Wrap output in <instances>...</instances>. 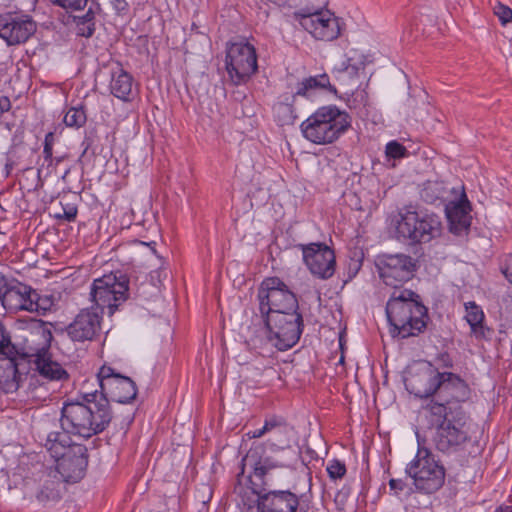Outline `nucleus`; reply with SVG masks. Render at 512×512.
Returning <instances> with one entry per match:
<instances>
[{
	"mask_svg": "<svg viewBox=\"0 0 512 512\" xmlns=\"http://www.w3.org/2000/svg\"><path fill=\"white\" fill-rule=\"evenodd\" d=\"M470 394L469 385L458 374L442 371L433 398L422 406L429 427L435 430L432 442L438 452L458 453L470 440L469 416L462 406Z\"/></svg>",
	"mask_w": 512,
	"mask_h": 512,
	"instance_id": "1",
	"label": "nucleus"
},
{
	"mask_svg": "<svg viewBox=\"0 0 512 512\" xmlns=\"http://www.w3.org/2000/svg\"><path fill=\"white\" fill-rule=\"evenodd\" d=\"M98 390L86 392L80 399L66 401L61 409V428L68 433L90 438L102 433L113 414L105 399L97 401Z\"/></svg>",
	"mask_w": 512,
	"mask_h": 512,
	"instance_id": "2",
	"label": "nucleus"
},
{
	"mask_svg": "<svg viewBox=\"0 0 512 512\" xmlns=\"http://www.w3.org/2000/svg\"><path fill=\"white\" fill-rule=\"evenodd\" d=\"M352 118L336 105L319 107L300 125L303 137L317 145L336 142L351 128Z\"/></svg>",
	"mask_w": 512,
	"mask_h": 512,
	"instance_id": "3",
	"label": "nucleus"
},
{
	"mask_svg": "<svg viewBox=\"0 0 512 512\" xmlns=\"http://www.w3.org/2000/svg\"><path fill=\"white\" fill-rule=\"evenodd\" d=\"M441 220L434 213L404 209L399 212L397 238L411 244L427 243L440 235Z\"/></svg>",
	"mask_w": 512,
	"mask_h": 512,
	"instance_id": "4",
	"label": "nucleus"
},
{
	"mask_svg": "<svg viewBox=\"0 0 512 512\" xmlns=\"http://www.w3.org/2000/svg\"><path fill=\"white\" fill-rule=\"evenodd\" d=\"M90 296L96 309L104 313L106 308L111 316L129 297V277L116 271L94 279Z\"/></svg>",
	"mask_w": 512,
	"mask_h": 512,
	"instance_id": "5",
	"label": "nucleus"
},
{
	"mask_svg": "<svg viewBox=\"0 0 512 512\" xmlns=\"http://www.w3.org/2000/svg\"><path fill=\"white\" fill-rule=\"evenodd\" d=\"M405 472L413 479L416 490L432 494L445 482V468L427 448H418L414 459L406 466Z\"/></svg>",
	"mask_w": 512,
	"mask_h": 512,
	"instance_id": "6",
	"label": "nucleus"
},
{
	"mask_svg": "<svg viewBox=\"0 0 512 512\" xmlns=\"http://www.w3.org/2000/svg\"><path fill=\"white\" fill-rule=\"evenodd\" d=\"M328 90L336 93L334 86L330 84L327 74H320L304 78L297 84L296 91L293 93H284L280 95L279 101L274 105L273 111L277 122L281 126L293 125L297 119L294 103L298 96L309 98L314 90Z\"/></svg>",
	"mask_w": 512,
	"mask_h": 512,
	"instance_id": "7",
	"label": "nucleus"
},
{
	"mask_svg": "<svg viewBox=\"0 0 512 512\" xmlns=\"http://www.w3.org/2000/svg\"><path fill=\"white\" fill-rule=\"evenodd\" d=\"M257 299L261 316L270 315L273 311L299 310L296 295L279 277L265 278L258 287Z\"/></svg>",
	"mask_w": 512,
	"mask_h": 512,
	"instance_id": "8",
	"label": "nucleus"
},
{
	"mask_svg": "<svg viewBox=\"0 0 512 512\" xmlns=\"http://www.w3.org/2000/svg\"><path fill=\"white\" fill-rule=\"evenodd\" d=\"M276 339V349L286 351L295 346L304 330L303 316L299 310L283 312L273 311L270 315L261 316Z\"/></svg>",
	"mask_w": 512,
	"mask_h": 512,
	"instance_id": "9",
	"label": "nucleus"
},
{
	"mask_svg": "<svg viewBox=\"0 0 512 512\" xmlns=\"http://www.w3.org/2000/svg\"><path fill=\"white\" fill-rule=\"evenodd\" d=\"M97 381L100 387L97 401L105 399L108 405H110V401L126 404L135 400L137 396L135 382L130 377L116 372L110 366L103 365L99 369Z\"/></svg>",
	"mask_w": 512,
	"mask_h": 512,
	"instance_id": "10",
	"label": "nucleus"
},
{
	"mask_svg": "<svg viewBox=\"0 0 512 512\" xmlns=\"http://www.w3.org/2000/svg\"><path fill=\"white\" fill-rule=\"evenodd\" d=\"M225 65L234 85L247 83L258 69L256 49L248 42L232 43L226 51Z\"/></svg>",
	"mask_w": 512,
	"mask_h": 512,
	"instance_id": "11",
	"label": "nucleus"
},
{
	"mask_svg": "<svg viewBox=\"0 0 512 512\" xmlns=\"http://www.w3.org/2000/svg\"><path fill=\"white\" fill-rule=\"evenodd\" d=\"M303 254V261L311 274L326 280L335 273L336 259L334 250L324 243L298 244Z\"/></svg>",
	"mask_w": 512,
	"mask_h": 512,
	"instance_id": "12",
	"label": "nucleus"
},
{
	"mask_svg": "<svg viewBox=\"0 0 512 512\" xmlns=\"http://www.w3.org/2000/svg\"><path fill=\"white\" fill-rule=\"evenodd\" d=\"M441 373L431 362L423 361L405 379V387L415 397L428 402L433 398Z\"/></svg>",
	"mask_w": 512,
	"mask_h": 512,
	"instance_id": "13",
	"label": "nucleus"
},
{
	"mask_svg": "<svg viewBox=\"0 0 512 512\" xmlns=\"http://www.w3.org/2000/svg\"><path fill=\"white\" fill-rule=\"evenodd\" d=\"M36 30L37 24L29 15L0 14V38L10 46L25 43L35 34Z\"/></svg>",
	"mask_w": 512,
	"mask_h": 512,
	"instance_id": "14",
	"label": "nucleus"
},
{
	"mask_svg": "<svg viewBox=\"0 0 512 512\" xmlns=\"http://www.w3.org/2000/svg\"><path fill=\"white\" fill-rule=\"evenodd\" d=\"M425 307L420 296L409 289L395 290L386 304V315L390 328L399 324L403 319L414 313L416 308Z\"/></svg>",
	"mask_w": 512,
	"mask_h": 512,
	"instance_id": "15",
	"label": "nucleus"
},
{
	"mask_svg": "<svg viewBox=\"0 0 512 512\" xmlns=\"http://www.w3.org/2000/svg\"><path fill=\"white\" fill-rule=\"evenodd\" d=\"M56 461V469L65 482H78L88 466V450L83 444H75Z\"/></svg>",
	"mask_w": 512,
	"mask_h": 512,
	"instance_id": "16",
	"label": "nucleus"
},
{
	"mask_svg": "<svg viewBox=\"0 0 512 512\" xmlns=\"http://www.w3.org/2000/svg\"><path fill=\"white\" fill-rule=\"evenodd\" d=\"M300 24L315 39L322 41L335 40L342 31L341 20L328 11L303 15Z\"/></svg>",
	"mask_w": 512,
	"mask_h": 512,
	"instance_id": "17",
	"label": "nucleus"
},
{
	"mask_svg": "<svg viewBox=\"0 0 512 512\" xmlns=\"http://www.w3.org/2000/svg\"><path fill=\"white\" fill-rule=\"evenodd\" d=\"M263 452L264 448L262 445H257L250 448L242 460L243 467L240 474L242 475L244 473L245 466H249L253 470L252 474L249 475L252 477V479L266 482L267 486H272L269 478L270 471L277 467H289L290 463L288 461H277L271 457L263 458Z\"/></svg>",
	"mask_w": 512,
	"mask_h": 512,
	"instance_id": "18",
	"label": "nucleus"
},
{
	"mask_svg": "<svg viewBox=\"0 0 512 512\" xmlns=\"http://www.w3.org/2000/svg\"><path fill=\"white\" fill-rule=\"evenodd\" d=\"M381 264L380 275L388 285H393L391 280L396 282L410 280L415 271L414 260L406 254L384 255Z\"/></svg>",
	"mask_w": 512,
	"mask_h": 512,
	"instance_id": "19",
	"label": "nucleus"
},
{
	"mask_svg": "<svg viewBox=\"0 0 512 512\" xmlns=\"http://www.w3.org/2000/svg\"><path fill=\"white\" fill-rule=\"evenodd\" d=\"M103 312L91 308L82 309L74 321L67 327V333L73 341L92 340L100 330Z\"/></svg>",
	"mask_w": 512,
	"mask_h": 512,
	"instance_id": "20",
	"label": "nucleus"
},
{
	"mask_svg": "<svg viewBox=\"0 0 512 512\" xmlns=\"http://www.w3.org/2000/svg\"><path fill=\"white\" fill-rule=\"evenodd\" d=\"M3 307L10 312L25 310L29 312H37L40 309L45 310L40 304L38 293L30 286L17 284L10 286V289L3 299Z\"/></svg>",
	"mask_w": 512,
	"mask_h": 512,
	"instance_id": "21",
	"label": "nucleus"
},
{
	"mask_svg": "<svg viewBox=\"0 0 512 512\" xmlns=\"http://www.w3.org/2000/svg\"><path fill=\"white\" fill-rule=\"evenodd\" d=\"M261 499V512H296L300 505L296 493L289 489H273L272 486H267Z\"/></svg>",
	"mask_w": 512,
	"mask_h": 512,
	"instance_id": "22",
	"label": "nucleus"
},
{
	"mask_svg": "<svg viewBox=\"0 0 512 512\" xmlns=\"http://www.w3.org/2000/svg\"><path fill=\"white\" fill-rule=\"evenodd\" d=\"M445 211L452 233L460 235L470 227L472 219L470 215L471 206L466 195H463L458 202L449 203Z\"/></svg>",
	"mask_w": 512,
	"mask_h": 512,
	"instance_id": "23",
	"label": "nucleus"
},
{
	"mask_svg": "<svg viewBox=\"0 0 512 512\" xmlns=\"http://www.w3.org/2000/svg\"><path fill=\"white\" fill-rule=\"evenodd\" d=\"M24 362L22 354L12 352L10 355H0V387L5 390L17 389L21 379L20 362Z\"/></svg>",
	"mask_w": 512,
	"mask_h": 512,
	"instance_id": "24",
	"label": "nucleus"
},
{
	"mask_svg": "<svg viewBox=\"0 0 512 512\" xmlns=\"http://www.w3.org/2000/svg\"><path fill=\"white\" fill-rule=\"evenodd\" d=\"M428 320V309L425 307L416 308L414 313L409 317L403 319V326L401 324L390 328L392 337H400L406 339L409 337L417 336L422 333Z\"/></svg>",
	"mask_w": 512,
	"mask_h": 512,
	"instance_id": "25",
	"label": "nucleus"
},
{
	"mask_svg": "<svg viewBox=\"0 0 512 512\" xmlns=\"http://www.w3.org/2000/svg\"><path fill=\"white\" fill-rule=\"evenodd\" d=\"M248 481L249 486L239 487L238 490L236 489V492L240 498V505H242L243 508L249 512L255 508L257 512H261V498L266 493L267 483L252 479L250 476L248 477Z\"/></svg>",
	"mask_w": 512,
	"mask_h": 512,
	"instance_id": "26",
	"label": "nucleus"
},
{
	"mask_svg": "<svg viewBox=\"0 0 512 512\" xmlns=\"http://www.w3.org/2000/svg\"><path fill=\"white\" fill-rule=\"evenodd\" d=\"M133 77L120 66L111 71L110 93L122 100L130 101L133 94Z\"/></svg>",
	"mask_w": 512,
	"mask_h": 512,
	"instance_id": "27",
	"label": "nucleus"
},
{
	"mask_svg": "<svg viewBox=\"0 0 512 512\" xmlns=\"http://www.w3.org/2000/svg\"><path fill=\"white\" fill-rule=\"evenodd\" d=\"M63 480L57 476L45 479L35 492L36 500L43 505L58 502L63 495Z\"/></svg>",
	"mask_w": 512,
	"mask_h": 512,
	"instance_id": "28",
	"label": "nucleus"
},
{
	"mask_svg": "<svg viewBox=\"0 0 512 512\" xmlns=\"http://www.w3.org/2000/svg\"><path fill=\"white\" fill-rule=\"evenodd\" d=\"M466 315L465 319L470 325L472 334L477 339H486L490 334V329L484 325V312L480 306L475 302H468L465 304Z\"/></svg>",
	"mask_w": 512,
	"mask_h": 512,
	"instance_id": "29",
	"label": "nucleus"
},
{
	"mask_svg": "<svg viewBox=\"0 0 512 512\" xmlns=\"http://www.w3.org/2000/svg\"><path fill=\"white\" fill-rule=\"evenodd\" d=\"M269 419H275L277 422H280L283 426H285L284 430L281 428H274L269 432L271 434L270 438L267 440V443L271 450H285L288 449L290 453L295 456V451L290 447V434L292 432V427L286 422V420L281 416H270Z\"/></svg>",
	"mask_w": 512,
	"mask_h": 512,
	"instance_id": "30",
	"label": "nucleus"
},
{
	"mask_svg": "<svg viewBox=\"0 0 512 512\" xmlns=\"http://www.w3.org/2000/svg\"><path fill=\"white\" fill-rule=\"evenodd\" d=\"M246 343L251 350L259 354H263L264 351H268L271 348H276L274 334L270 332L265 323H263V326L254 328Z\"/></svg>",
	"mask_w": 512,
	"mask_h": 512,
	"instance_id": "31",
	"label": "nucleus"
},
{
	"mask_svg": "<svg viewBox=\"0 0 512 512\" xmlns=\"http://www.w3.org/2000/svg\"><path fill=\"white\" fill-rule=\"evenodd\" d=\"M69 434L62 429V431H53L47 435L44 446L55 460L63 456L72 445L76 444L71 441Z\"/></svg>",
	"mask_w": 512,
	"mask_h": 512,
	"instance_id": "32",
	"label": "nucleus"
},
{
	"mask_svg": "<svg viewBox=\"0 0 512 512\" xmlns=\"http://www.w3.org/2000/svg\"><path fill=\"white\" fill-rule=\"evenodd\" d=\"M35 364L39 374L48 380L62 381L69 377L67 371L59 363L45 355H38Z\"/></svg>",
	"mask_w": 512,
	"mask_h": 512,
	"instance_id": "33",
	"label": "nucleus"
},
{
	"mask_svg": "<svg viewBox=\"0 0 512 512\" xmlns=\"http://www.w3.org/2000/svg\"><path fill=\"white\" fill-rule=\"evenodd\" d=\"M447 194L446 184L438 179L427 180L421 185L420 197L428 204H435L437 201H441Z\"/></svg>",
	"mask_w": 512,
	"mask_h": 512,
	"instance_id": "34",
	"label": "nucleus"
},
{
	"mask_svg": "<svg viewBox=\"0 0 512 512\" xmlns=\"http://www.w3.org/2000/svg\"><path fill=\"white\" fill-rule=\"evenodd\" d=\"M99 9V4L92 0L87 12L82 16L75 17L79 35L83 37H91L93 35L95 31V14Z\"/></svg>",
	"mask_w": 512,
	"mask_h": 512,
	"instance_id": "35",
	"label": "nucleus"
},
{
	"mask_svg": "<svg viewBox=\"0 0 512 512\" xmlns=\"http://www.w3.org/2000/svg\"><path fill=\"white\" fill-rule=\"evenodd\" d=\"M87 121V115L83 106L71 107L64 115V123L68 127L80 128Z\"/></svg>",
	"mask_w": 512,
	"mask_h": 512,
	"instance_id": "36",
	"label": "nucleus"
},
{
	"mask_svg": "<svg viewBox=\"0 0 512 512\" xmlns=\"http://www.w3.org/2000/svg\"><path fill=\"white\" fill-rule=\"evenodd\" d=\"M59 205L62 206V212H54L53 217L57 220L73 222L78 213L77 205L67 201L65 198L60 200Z\"/></svg>",
	"mask_w": 512,
	"mask_h": 512,
	"instance_id": "37",
	"label": "nucleus"
},
{
	"mask_svg": "<svg viewBox=\"0 0 512 512\" xmlns=\"http://www.w3.org/2000/svg\"><path fill=\"white\" fill-rule=\"evenodd\" d=\"M12 352H17V347L12 343L10 333L0 323V355H10Z\"/></svg>",
	"mask_w": 512,
	"mask_h": 512,
	"instance_id": "38",
	"label": "nucleus"
},
{
	"mask_svg": "<svg viewBox=\"0 0 512 512\" xmlns=\"http://www.w3.org/2000/svg\"><path fill=\"white\" fill-rule=\"evenodd\" d=\"M385 154H386L387 158H389V159L390 158L400 159V158L406 157L408 154V151L404 145L393 140L386 144Z\"/></svg>",
	"mask_w": 512,
	"mask_h": 512,
	"instance_id": "39",
	"label": "nucleus"
},
{
	"mask_svg": "<svg viewBox=\"0 0 512 512\" xmlns=\"http://www.w3.org/2000/svg\"><path fill=\"white\" fill-rule=\"evenodd\" d=\"M326 470L332 480L342 479L347 471L344 462L337 459L329 461Z\"/></svg>",
	"mask_w": 512,
	"mask_h": 512,
	"instance_id": "40",
	"label": "nucleus"
},
{
	"mask_svg": "<svg viewBox=\"0 0 512 512\" xmlns=\"http://www.w3.org/2000/svg\"><path fill=\"white\" fill-rule=\"evenodd\" d=\"M368 104V94L365 90H356L348 99V106L351 109L365 108Z\"/></svg>",
	"mask_w": 512,
	"mask_h": 512,
	"instance_id": "41",
	"label": "nucleus"
},
{
	"mask_svg": "<svg viewBox=\"0 0 512 512\" xmlns=\"http://www.w3.org/2000/svg\"><path fill=\"white\" fill-rule=\"evenodd\" d=\"M274 428H282L284 430L285 426L280 422H277V420L269 419V417H267L262 428L256 429L253 432L248 433V435H250V438H261L268 432H271Z\"/></svg>",
	"mask_w": 512,
	"mask_h": 512,
	"instance_id": "42",
	"label": "nucleus"
},
{
	"mask_svg": "<svg viewBox=\"0 0 512 512\" xmlns=\"http://www.w3.org/2000/svg\"><path fill=\"white\" fill-rule=\"evenodd\" d=\"M53 4L62 7L65 10H82L89 0H50Z\"/></svg>",
	"mask_w": 512,
	"mask_h": 512,
	"instance_id": "43",
	"label": "nucleus"
},
{
	"mask_svg": "<svg viewBox=\"0 0 512 512\" xmlns=\"http://www.w3.org/2000/svg\"><path fill=\"white\" fill-rule=\"evenodd\" d=\"M494 14L499 18L503 25L512 21V9L501 3L494 6Z\"/></svg>",
	"mask_w": 512,
	"mask_h": 512,
	"instance_id": "44",
	"label": "nucleus"
},
{
	"mask_svg": "<svg viewBox=\"0 0 512 512\" xmlns=\"http://www.w3.org/2000/svg\"><path fill=\"white\" fill-rule=\"evenodd\" d=\"M362 267V258L355 255V257H351L347 264V274L348 277L344 280V283L351 281L360 271Z\"/></svg>",
	"mask_w": 512,
	"mask_h": 512,
	"instance_id": "45",
	"label": "nucleus"
},
{
	"mask_svg": "<svg viewBox=\"0 0 512 512\" xmlns=\"http://www.w3.org/2000/svg\"><path fill=\"white\" fill-rule=\"evenodd\" d=\"M436 362L438 364V366H435L436 368H438V370L440 371V369H444V368H453V360L452 358L450 357V355L448 353H440L437 358H436Z\"/></svg>",
	"mask_w": 512,
	"mask_h": 512,
	"instance_id": "46",
	"label": "nucleus"
},
{
	"mask_svg": "<svg viewBox=\"0 0 512 512\" xmlns=\"http://www.w3.org/2000/svg\"><path fill=\"white\" fill-rule=\"evenodd\" d=\"M501 272L512 285V254L505 257L503 265L501 266Z\"/></svg>",
	"mask_w": 512,
	"mask_h": 512,
	"instance_id": "47",
	"label": "nucleus"
},
{
	"mask_svg": "<svg viewBox=\"0 0 512 512\" xmlns=\"http://www.w3.org/2000/svg\"><path fill=\"white\" fill-rule=\"evenodd\" d=\"M52 151H53V146H51L49 144H44V148H43L44 162L41 165V167L39 168V172L42 171V168H43L45 163H47V167L48 168L53 166L54 159H53Z\"/></svg>",
	"mask_w": 512,
	"mask_h": 512,
	"instance_id": "48",
	"label": "nucleus"
},
{
	"mask_svg": "<svg viewBox=\"0 0 512 512\" xmlns=\"http://www.w3.org/2000/svg\"><path fill=\"white\" fill-rule=\"evenodd\" d=\"M110 3L118 14H124L128 11L129 5L126 0H110Z\"/></svg>",
	"mask_w": 512,
	"mask_h": 512,
	"instance_id": "49",
	"label": "nucleus"
},
{
	"mask_svg": "<svg viewBox=\"0 0 512 512\" xmlns=\"http://www.w3.org/2000/svg\"><path fill=\"white\" fill-rule=\"evenodd\" d=\"M389 486L391 490H394L395 495H398L400 491H403L406 487V484L401 479H391L389 481Z\"/></svg>",
	"mask_w": 512,
	"mask_h": 512,
	"instance_id": "50",
	"label": "nucleus"
},
{
	"mask_svg": "<svg viewBox=\"0 0 512 512\" xmlns=\"http://www.w3.org/2000/svg\"><path fill=\"white\" fill-rule=\"evenodd\" d=\"M359 67L356 64L351 63V59L347 60V65L344 67L342 73L347 75H356Z\"/></svg>",
	"mask_w": 512,
	"mask_h": 512,
	"instance_id": "51",
	"label": "nucleus"
},
{
	"mask_svg": "<svg viewBox=\"0 0 512 512\" xmlns=\"http://www.w3.org/2000/svg\"><path fill=\"white\" fill-rule=\"evenodd\" d=\"M10 289L4 277L0 276V301L3 304V299Z\"/></svg>",
	"mask_w": 512,
	"mask_h": 512,
	"instance_id": "52",
	"label": "nucleus"
},
{
	"mask_svg": "<svg viewBox=\"0 0 512 512\" xmlns=\"http://www.w3.org/2000/svg\"><path fill=\"white\" fill-rule=\"evenodd\" d=\"M11 108L10 99L7 96L0 97V114L8 112Z\"/></svg>",
	"mask_w": 512,
	"mask_h": 512,
	"instance_id": "53",
	"label": "nucleus"
},
{
	"mask_svg": "<svg viewBox=\"0 0 512 512\" xmlns=\"http://www.w3.org/2000/svg\"><path fill=\"white\" fill-rule=\"evenodd\" d=\"M81 145L84 147V153H86L92 147V145H93V138H92L91 134L90 135H86L84 137V140H83Z\"/></svg>",
	"mask_w": 512,
	"mask_h": 512,
	"instance_id": "54",
	"label": "nucleus"
},
{
	"mask_svg": "<svg viewBox=\"0 0 512 512\" xmlns=\"http://www.w3.org/2000/svg\"><path fill=\"white\" fill-rule=\"evenodd\" d=\"M41 331H42V335H43L45 341L49 343L53 338L50 329H48L46 327H42Z\"/></svg>",
	"mask_w": 512,
	"mask_h": 512,
	"instance_id": "55",
	"label": "nucleus"
},
{
	"mask_svg": "<svg viewBox=\"0 0 512 512\" xmlns=\"http://www.w3.org/2000/svg\"><path fill=\"white\" fill-rule=\"evenodd\" d=\"M54 143V134L52 132H49L45 136L44 144H49L53 146Z\"/></svg>",
	"mask_w": 512,
	"mask_h": 512,
	"instance_id": "56",
	"label": "nucleus"
},
{
	"mask_svg": "<svg viewBox=\"0 0 512 512\" xmlns=\"http://www.w3.org/2000/svg\"><path fill=\"white\" fill-rule=\"evenodd\" d=\"M494 512H512V506H499Z\"/></svg>",
	"mask_w": 512,
	"mask_h": 512,
	"instance_id": "57",
	"label": "nucleus"
},
{
	"mask_svg": "<svg viewBox=\"0 0 512 512\" xmlns=\"http://www.w3.org/2000/svg\"><path fill=\"white\" fill-rule=\"evenodd\" d=\"M53 159V165H55V167L62 161V157H53Z\"/></svg>",
	"mask_w": 512,
	"mask_h": 512,
	"instance_id": "58",
	"label": "nucleus"
},
{
	"mask_svg": "<svg viewBox=\"0 0 512 512\" xmlns=\"http://www.w3.org/2000/svg\"><path fill=\"white\" fill-rule=\"evenodd\" d=\"M54 212H62V206H60L58 209H55Z\"/></svg>",
	"mask_w": 512,
	"mask_h": 512,
	"instance_id": "59",
	"label": "nucleus"
},
{
	"mask_svg": "<svg viewBox=\"0 0 512 512\" xmlns=\"http://www.w3.org/2000/svg\"><path fill=\"white\" fill-rule=\"evenodd\" d=\"M69 170L65 171V174H63V177H66V174H68Z\"/></svg>",
	"mask_w": 512,
	"mask_h": 512,
	"instance_id": "60",
	"label": "nucleus"
},
{
	"mask_svg": "<svg viewBox=\"0 0 512 512\" xmlns=\"http://www.w3.org/2000/svg\"><path fill=\"white\" fill-rule=\"evenodd\" d=\"M69 170L65 171V174H63V177H66V174H68Z\"/></svg>",
	"mask_w": 512,
	"mask_h": 512,
	"instance_id": "61",
	"label": "nucleus"
}]
</instances>
